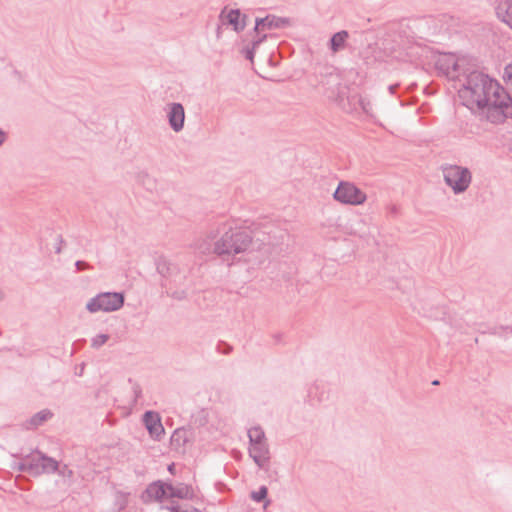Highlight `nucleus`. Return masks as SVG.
<instances>
[{
    "label": "nucleus",
    "mask_w": 512,
    "mask_h": 512,
    "mask_svg": "<svg viewBox=\"0 0 512 512\" xmlns=\"http://www.w3.org/2000/svg\"><path fill=\"white\" fill-rule=\"evenodd\" d=\"M219 20L223 25H231L237 33L243 31L246 27V15H242L239 9L227 11V7L223 8L220 12Z\"/></svg>",
    "instance_id": "obj_9"
},
{
    "label": "nucleus",
    "mask_w": 512,
    "mask_h": 512,
    "mask_svg": "<svg viewBox=\"0 0 512 512\" xmlns=\"http://www.w3.org/2000/svg\"><path fill=\"white\" fill-rule=\"evenodd\" d=\"M508 332L512 333V327L506 326V327L495 328L490 333L502 336V335H506Z\"/></svg>",
    "instance_id": "obj_31"
},
{
    "label": "nucleus",
    "mask_w": 512,
    "mask_h": 512,
    "mask_svg": "<svg viewBox=\"0 0 512 512\" xmlns=\"http://www.w3.org/2000/svg\"><path fill=\"white\" fill-rule=\"evenodd\" d=\"M329 84H331L333 87H335V90L333 89L331 93L328 94L329 98H334L335 96L339 97V89L341 86V78L338 73H330L329 75Z\"/></svg>",
    "instance_id": "obj_21"
},
{
    "label": "nucleus",
    "mask_w": 512,
    "mask_h": 512,
    "mask_svg": "<svg viewBox=\"0 0 512 512\" xmlns=\"http://www.w3.org/2000/svg\"><path fill=\"white\" fill-rule=\"evenodd\" d=\"M249 456L260 469L267 470L270 463V450L268 443L250 444Z\"/></svg>",
    "instance_id": "obj_11"
},
{
    "label": "nucleus",
    "mask_w": 512,
    "mask_h": 512,
    "mask_svg": "<svg viewBox=\"0 0 512 512\" xmlns=\"http://www.w3.org/2000/svg\"><path fill=\"white\" fill-rule=\"evenodd\" d=\"M281 335H275L276 341H280Z\"/></svg>",
    "instance_id": "obj_44"
},
{
    "label": "nucleus",
    "mask_w": 512,
    "mask_h": 512,
    "mask_svg": "<svg viewBox=\"0 0 512 512\" xmlns=\"http://www.w3.org/2000/svg\"><path fill=\"white\" fill-rule=\"evenodd\" d=\"M459 82L458 94L466 107L485 110L491 123H502L512 117L511 96L487 74L478 70L463 71Z\"/></svg>",
    "instance_id": "obj_1"
},
{
    "label": "nucleus",
    "mask_w": 512,
    "mask_h": 512,
    "mask_svg": "<svg viewBox=\"0 0 512 512\" xmlns=\"http://www.w3.org/2000/svg\"><path fill=\"white\" fill-rule=\"evenodd\" d=\"M128 496L129 493H125L122 491H117L115 495L114 507L117 512L124 510L128 505Z\"/></svg>",
    "instance_id": "obj_22"
},
{
    "label": "nucleus",
    "mask_w": 512,
    "mask_h": 512,
    "mask_svg": "<svg viewBox=\"0 0 512 512\" xmlns=\"http://www.w3.org/2000/svg\"><path fill=\"white\" fill-rule=\"evenodd\" d=\"M390 213L396 215L398 213V207L396 205H392L390 207Z\"/></svg>",
    "instance_id": "obj_40"
},
{
    "label": "nucleus",
    "mask_w": 512,
    "mask_h": 512,
    "mask_svg": "<svg viewBox=\"0 0 512 512\" xmlns=\"http://www.w3.org/2000/svg\"><path fill=\"white\" fill-rule=\"evenodd\" d=\"M3 298H4V293H3V291L0 289V301H2V300H3Z\"/></svg>",
    "instance_id": "obj_42"
},
{
    "label": "nucleus",
    "mask_w": 512,
    "mask_h": 512,
    "mask_svg": "<svg viewBox=\"0 0 512 512\" xmlns=\"http://www.w3.org/2000/svg\"><path fill=\"white\" fill-rule=\"evenodd\" d=\"M328 398L329 393L323 382H315L307 390V402L311 405L320 404Z\"/></svg>",
    "instance_id": "obj_13"
},
{
    "label": "nucleus",
    "mask_w": 512,
    "mask_h": 512,
    "mask_svg": "<svg viewBox=\"0 0 512 512\" xmlns=\"http://www.w3.org/2000/svg\"><path fill=\"white\" fill-rule=\"evenodd\" d=\"M359 103H360V105H361L362 109H363L365 112H368L369 102H368V101H366L365 99L360 98Z\"/></svg>",
    "instance_id": "obj_38"
},
{
    "label": "nucleus",
    "mask_w": 512,
    "mask_h": 512,
    "mask_svg": "<svg viewBox=\"0 0 512 512\" xmlns=\"http://www.w3.org/2000/svg\"><path fill=\"white\" fill-rule=\"evenodd\" d=\"M249 444L267 443L264 430L260 426H254L248 430Z\"/></svg>",
    "instance_id": "obj_19"
},
{
    "label": "nucleus",
    "mask_w": 512,
    "mask_h": 512,
    "mask_svg": "<svg viewBox=\"0 0 512 512\" xmlns=\"http://www.w3.org/2000/svg\"><path fill=\"white\" fill-rule=\"evenodd\" d=\"M216 350L219 353L228 355V354H230L232 352L233 348L228 343H226L224 341H219L218 344H217Z\"/></svg>",
    "instance_id": "obj_29"
},
{
    "label": "nucleus",
    "mask_w": 512,
    "mask_h": 512,
    "mask_svg": "<svg viewBox=\"0 0 512 512\" xmlns=\"http://www.w3.org/2000/svg\"><path fill=\"white\" fill-rule=\"evenodd\" d=\"M268 489L266 486H260L257 491L251 493V499L257 503L264 501L267 498Z\"/></svg>",
    "instance_id": "obj_25"
},
{
    "label": "nucleus",
    "mask_w": 512,
    "mask_h": 512,
    "mask_svg": "<svg viewBox=\"0 0 512 512\" xmlns=\"http://www.w3.org/2000/svg\"><path fill=\"white\" fill-rule=\"evenodd\" d=\"M256 49H257V47H254V45H252L250 43V45H248L242 49V53L246 59H248L252 62L254 59V56H255Z\"/></svg>",
    "instance_id": "obj_28"
},
{
    "label": "nucleus",
    "mask_w": 512,
    "mask_h": 512,
    "mask_svg": "<svg viewBox=\"0 0 512 512\" xmlns=\"http://www.w3.org/2000/svg\"><path fill=\"white\" fill-rule=\"evenodd\" d=\"M207 240L213 242L212 245H206L203 241L197 249L201 253L213 252L222 258L243 253L252 244L250 233L232 218L217 221L208 232Z\"/></svg>",
    "instance_id": "obj_2"
},
{
    "label": "nucleus",
    "mask_w": 512,
    "mask_h": 512,
    "mask_svg": "<svg viewBox=\"0 0 512 512\" xmlns=\"http://www.w3.org/2000/svg\"><path fill=\"white\" fill-rule=\"evenodd\" d=\"M220 33H221V27H220V26H218V28H217V36H218V37L220 36Z\"/></svg>",
    "instance_id": "obj_43"
},
{
    "label": "nucleus",
    "mask_w": 512,
    "mask_h": 512,
    "mask_svg": "<svg viewBox=\"0 0 512 512\" xmlns=\"http://www.w3.org/2000/svg\"><path fill=\"white\" fill-rule=\"evenodd\" d=\"M167 494L168 492L166 491V482L157 480L147 486L142 495V499L144 502L147 501L145 497H147L148 500L153 499L156 501H162L164 498H167Z\"/></svg>",
    "instance_id": "obj_14"
},
{
    "label": "nucleus",
    "mask_w": 512,
    "mask_h": 512,
    "mask_svg": "<svg viewBox=\"0 0 512 512\" xmlns=\"http://www.w3.org/2000/svg\"><path fill=\"white\" fill-rule=\"evenodd\" d=\"M166 117L170 128L179 133L184 128L185 123V110L181 103L172 102L167 104Z\"/></svg>",
    "instance_id": "obj_8"
},
{
    "label": "nucleus",
    "mask_w": 512,
    "mask_h": 512,
    "mask_svg": "<svg viewBox=\"0 0 512 512\" xmlns=\"http://www.w3.org/2000/svg\"><path fill=\"white\" fill-rule=\"evenodd\" d=\"M349 33L346 30H341L332 35L329 41V48L333 53H337L344 49Z\"/></svg>",
    "instance_id": "obj_17"
},
{
    "label": "nucleus",
    "mask_w": 512,
    "mask_h": 512,
    "mask_svg": "<svg viewBox=\"0 0 512 512\" xmlns=\"http://www.w3.org/2000/svg\"><path fill=\"white\" fill-rule=\"evenodd\" d=\"M256 30L282 29L291 26V19L276 15H267L263 18H256Z\"/></svg>",
    "instance_id": "obj_12"
},
{
    "label": "nucleus",
    "mask_w": 512,
    "mask_h": 512,
    "mask_svg": "<svg viewBox=\"0 0 512 512\" xmlns=\"http://www.w3.org/2000/svg\"><path fill=\"white\" fill-rule=\"evenodd\" d=\"M6 139H7L6 132L0 128V147L5 143Z\"/></svg>",
    "instance_id": "obj_37"
},
{
    "label": "nucleus",
    "mask_w": 512,
    "mask_h": 512,
    "mask_svg": "<svg viewBox=\"0 0 512 512\" xmlns=\"http://www.w3.org/2000/svg\"><path fill=\"white\" fill-rule=\"evenodd\" d=\"M333 198L341 204L357 206L363 204L367 196L366 193L354 183L340 181L333 193Z\"/></svg>",
    "instance_id": "obj_6"
},
{
    "label": "nucleus",
    "mask_w": 512,
    "mask_h": 512,
    "mask_svg": "<svg viewBox=\"0 0 512 512\" xmlns=\"http://www.w3.org/2000/svg\"><path fill=\"white\" fill-rule=\"evenodd\" d=\"M264 30H256V25L253 28V36L251 39V44L254 45V47H259L266 39L267 34L263 33Z\"/></svg>",
    "instance_id": "obj_24"
},
{
    "label": "nucleus",
    "mask_w": 512,
    "mask_h": 512,
    "mask_svg": "<svg viewBox=\"0 0 512 512\" xmlns=\"http://www.w3.org/2000/svg\"><path fill=\"white\" fill-rule=\"evenodd\" d=\"M164 508L167 509L170 512H183V510H181L180 506L177 505V504H172V505H169V506H165Z\"/></svg>",
    "instance_id": "obj_36"
},
{
    "label": "nucleus",
    "mask_w": 512,
    "mask_h": 512,
    "mask_svg": "<svg viewBox=\"0 0 512 512\" xmlns=\"http://www.w3.org/2000/svg\"><path fill=\"white\" fill-rule=\"evenodd\" d=\"M166 491L168 492L167 498L192 499L194 497L192 487L184 483L173 486L166 482Z\"/></svg>",
    "instance_id": "obj_16"
},
{
    "label": "nucleus",
    "mask_w": 512,
    "mask_h": 512,
    "mask_svg": "<svg viewBox=\"0 0 512 512\" xmlns=\"http://www.w3.org/2000/svg\"><path fill=\"white\" fill-rule=\"evenodd\" d=\"M399 85L398 84H392L388 87V90L390 92V94H394L396 92V90L398 89Z\"/></svg>",
    "instance_id": "obj_39"
},
{
    "label": "nucleus",
    "mask_w": 512,
    "mask_h": 512,
    "mask_svg": "<svg viewBox=\"0 0 512 512\" xmlns=\"http://www.w3.org/2000/svg\"><path fill=\"white\" fill-rule=\"evenodd\" d=\"M170 296L177 300H183L186 298V292L184 290L174 291Z\"/></svg>",
    "instance_id": "obj_35"
},
{
    "label": "nucleus",
    "mask_w": 512,
    "mask_h": 512,
    "mask_svg": "<svg viewBox=\"0 0 512 512\" xmlns=\"http://www.w3.org/2000/svg\"><path fill=\"white\" fill-rule=\"evenodd\" d=\"M61 252V248L60 247H57L56 249V253H60Z\"/></svg>",
    "instance_id": "obj_46"
},
{
    "label": "nucleus",
    "mask_w": 512,
    "mask_h": 512,
    "mask_svg": "<svg viewBox=\"0 0 512 512\" xmlns=\"http://www.w3.org/2000/svg\"><path fill=\"white\" fill-rule=\"evenodd\" d=\"M172 268V264L165 259L159 260L157 263V271L164 277H168L171 275Z\"/></svg>",
    "instance_id": "obj_23"
},
{
    "label": "nucleus",
    "mask_w": 512,
    "mask_h": 512,
    "mask_svg": "<svg viewBox=\"0 0 512 512\" xmlns=\"http://www.w3.org/2000/svg\"><path fill=\"white\" fill-rule=\"evenodd\" d=\"M109 339V335L107 334H99V335H96L94 338H92V347L93 348H100L102 345H104Z\"/></svg>",
    "instance_id": "obj_26"
},
{
    "label": "nucleus",
    "mask_w": 512,
    "mask_h": 512,
    "mask_svg": "<svg viewBox=\"0 0 512 512\" xmlns=\"http://www.w3.org/2000/svg\"><path fill=\"white\" fill-rule=\"evenodd\" d=\"M75 267H76L77 272H80V271H83L86 269H91L90 264L85 261H82V260H77L75 262Z\"/></svg>",
    "instance_id": "obj_32"
},
{
    "label": "nucleus",
    "mask_w": 512,
    "mask_h": 512,
    "mask_svg": "<svg viewBox=\"0 0 512 512\" xmlns=\"http://www.w3.org/2000/svg\"><path fill=\"white\" fill-rule=\"evenodd\" d=\"M497 18L512 29V0H495Z\"/></svg>",
    "instance_id": "obj_15"
},
{
    "label": "nucleus",
    "mask_w": 512,
    "mask_h": 512,
    "mask_svg": "<svg viewBox=\"0 0 512 512\" xmlns=\"http://www.w3.org/2000/svg\"><path fill=\"white\" fill-rule=\"evenodd\" d=\"M53 416V413L48 410L44 409L39 412H37L35 415H33L26 424L27 429H35L39 426H41L44 422H46L48 419H50Z\"/></svg>",
    "instance_id": "obj_18"
},
{
    "label": "nucleus",
    "mask_w": 512,
    "mask_h": 512,
    "mask_svg": "<svg viewBox=\"0 0 512 512\" xmlns=\"http://www.w3.org/2000/svg\"><path fill=\"white\" fill-rule=\"evenodd\" d=\"M129 382L132 383L133 403L136 404L142 396V388L138 383L133 382L132 379H129Z\"/></svg>",
    "instance_id": "obj_27"
},
{
    "label": "nucleus",
    "mask_w": 512,
    "mask_h": 512,
    "mask_svg": "<svg viewBox=\"0 0 512 512\" xmlns=\"http://www.w3.org/2000/svg\"><path fill=\"white\" fill-rule=\"evenodd\" d=\"M168 471L172 474H174V471H175V464L172 463L168 466Z\"/></svg>",
    "instance_id": "obj_41"
},
{
    "label": "nucleus",
    "mask_w": 512,
    "mask_h": 512,
    "mask_svg": "<svg viewBox=\"0 0 512 512\" xmlns=\"http://www.w3.org/2000/svg\"><path fill=\"white\" fill-rule=\"evenodd\" d=\"M16 469L20 472H24V473H28L29 474V469H28V466H27V463L24 459V456L21 458V460L17 463L16 465Z\"/></svg>",
    "instance_id": "obj_33"
},
{
    "label": "nucleus",
    "mask_w": 512,
    "mask_h": 512,
    "mask_svg": "<svg viewBox=\"0 0 512 512\" xmlns=\"http://www.w3.org/2000/svg\"><path fill=\"white\" fill-rule=\"evenodd\" d=\"M443 178L454 194L465 192L472 181V174L467 167L445 164L442 166Z\"/></svg>",
    "instance_id": "obj_3"
},
{
    "label": "nucleus",
    "mask_w": 512,
    "mask_h": 512,
    "mask_svg": "<svg viewBox=\"0 0 512 512\" xmlns=\"http://www.w3.org/2000/svg\"><path fill=\"white\" fill-rule=\"evenodd\" d=\"M432 384H433V385H438V384H439V381H438V380H434V381L432 382Z\"/></svg>",
    "instance_id": "obj_45"
},
{
    "label": "nucleus",
    "mask_w": 512,
    "mask_h": 512,
    "mask_svg": "<svg viewBox=\"0 0 512 512\" xmlns=\"http://www.w3.org/2000/svg\"><path fill=\"white\" fill-rule=\"evenodd\" d=\"M503 79L508 85L512 87V62L505 67Z\"/></svg>",
    "instance_id": "obj_30"
},
{
    "label": "nucleus",
    "mask_w": 512,
    "mask_h": 512,
    "mask_svg": "<svg viewBox=\"0 0 512 512\" xmlns=\"http://www.w3.org/2000/svg\"><path fill=\"white\" fill-rule=\"evenodd\" d=\"M124 301L125 297L121 292H102L88 301L86 309L90 313L113 312L122 308Z\"/></svg>",
    "instance_id": "obj_4"
},
{
    "label": "nucleus",
    "mask_w": 512,
    "mask_h": 512,
    "mask_svg": "<svg viewBox=\"0 0 512 512\" xmlns=\"http://www.w3.org/2000/svg\"><path fill=\"white\" fill-rule=\"evenodd\" d=\"M143 423L153 439L158 441L161 440L165 433V429L162 425L159 413L151 410L146 411L143 414Z\"/></svg>",
    "instance_id": "obj_10"
},
{
    "label": "nucleus",
    "mask_w": 512,
    "mask_h": 512,
    "mask_svg": "<svg viewBox=\"0 0 512 512\" xmlns=\"http://www.w3.org/2000/svg\"><path fill=\"white\" fill-rule=\"evenodd\" d=\"M188 442L187 431L183 428L176 429L171 436V443L177 447L184 446Z\"/></svg>",
    "instance_id": "obj_20"
},
{
    "label": "nucleus",
    "mask_w": 512,
    "mask_h": 512,
    "mask_svg": "<svg viewBox=\"0 0 512 512\" xmlns=\"http://www.w3.org/2000/svg\"><path fill=\"white\" fill-rule=\"evenodd\" d=\"M56 472H59L60 475L68 478L72 477L73 475V471L70 468H68L67 465H63L62 468L59 467Z\"/></svg>",
    "instance_id": "obj_34"
},
{
    "label": "nucleus",
    "mask_w": 512,
    "mask_h": 512,
    "mask_svg": "<svg viewBox=\"0 0 512 512\" xmlns=\"http://www.w3.org/2000/svg\"><path fill=\"white\" fill-rule=\"evenodd\" d=\"M27 463L29 474L32 476H40L41 474L55 473L59 468V463L54 458L36 450L24 456Z\"/></svg>",
    "instance_id": "obj_5"
},
{
    "label": "nucleus",
    "mask_w": 512,
    "mask_h": 512,
    "mask_svg": "<svg viewBox=\"0 0 512 512\" xmlns=\"http://www.w3.org/2000/svg\"><path fill=\"white\" fill-rule=\"evenodd\" d=\"M436 68L450 79L462 78L464 69H461V61L451 54H444L436 61Z\"/></svg>",
    "instance_id": "obj_7"
}]
</instances>
